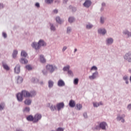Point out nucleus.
<instances>
[{"label": "nucleus", "instance_id": "1", "mask_svg": "<svg viewBox=\"0 0 131 131\" xmlns=\"http://www.w3.org/2000/svg\"><path fill=\"white\" fill-rule=\"evenodd\" d=\"M46 69L48 72H49V73L52 74L55 71L58 70V68L56 65L48 64L46 65Z\"/></svg>", "mask_w": 131, "mask_h": 131}, {"label": "nucleus", "instance_id": "2", "mask_svg": "<svg viewBox=\"0 0 131 131\" xmlns=\"http://www.w3.org/2000/svg\"><path fill=\"white\" fill-rule=\"evenodd\" d=\"M123 58L125 61L131 63V52H128L126 53V54H124Z\"/></svg>", "mask_w": 131, "mask_h": 131}, {"label": "nucleus", "instance_id": "3", "mask_svg": "<svg viewBox=\"0 0 131 131\" xmlns=\"http://www.w3.org/2000/svg\"><path fill=\"white\" fill-rule=\"evenodd\" d=\"M42 117V116H41V114H40L39 113L35 114L34 116V123H36L38 122L39 121L41 120Z\"/></svg>", "mask_w": 131, "mask_h": 131}, {"label": "nucleus", "instance_id": "4", "mask_svg": "<svg viewBox=\"0 0 131 131\" xmlns=\"http://www.w3.org/2000/svg\"><path fill=\"white\" fill-rule=\"evenodd\" d=\"M17 94L21 95L25 98H30V92L26 90H23L20 93H18Z\"/></svg>", "mask_w": 131, "mask_h": 131}, {"label": "nucleus", "instance_id": "5", "mask_svg": "<svg viewBox=\"0 0 131 131\" xmlns=\"http://www.w3.org/2000/svg\"><path fill=\"white\" fill-rule=\"evenodd\" d=\"M125 117V115L122 114V115H118L117 117V121H121V122L124 123L125 122L124 118Z\"/></svg>", "mask_w": 131, "mask_h": 131}, {"label": "nucleus", "instance_id": "6", "mask_svg": "<svg viewBox=\"0 0 131 131\" xmlns=\"http://www.w3.org/2000/svg\"><path fill=\"white\" fill-rule=\"evenodd\" d=\"M114 42V39H113L112 37H108L106 38V40H105L106 45L108 46H111L113 44Z\"/></svg>", "mask_w": 131, "mask_h": 131}, {"label": "nucleus", "instance_id": "7", "mask_svg": "<svg viewBox=\"0 0 131 131\" xmlns=\"http://www.w3.org/2000/svg\"><path fill=\"white\" fill-rule=\"evenodd\" d=\"M98 75H99V72L97 71H96L95 72L92 73V75L89 76V78L91 80H94L97 77Z\"/></svg>", "mask_w": 131, "mask_h": 131}, {"label": "nucleus", "instance_id": "8", "mask_svg": "<svg viewBox=\"0 0 131 131\" xmlns=\"http://www.w3.org/2000/svg\"><path fill=\"white\" fill-rule=\"evenodd\" d=\"M33 49H34L36 51L39 50L41 48V46L39 45L36 42H33L31 45Z\"/></svg>", "mask_w": 131, "mask_h": 131}, {"label": "nucleus", "instance_id": "9", "mask_svg": "<svg viewBox=\"0 0 131 131\" xmlns=\"http://www.w3.org/2000/svg\"><path fill=\"white\" fill-rule=\"evenodd\" d=\"M99 126L100 127V129H101L102 130H106V126H107V123L105 122H102L100 123Z\"/></svg>", "mask_w": 131, "mask_h": 131}, {"label": "nucleus", "instance_id": "10", "mask_svg": "<svg viewBox=\"0 0 131 131\" xmlns=\"http://www.w3.org/2000/svg\"><path fill=\"white\" fill-rule=\"evenodd\" d=\"M98 33L103 36L107 33V31L105 28H99L98 30Z\"/></svg>", "mask_w": 131, "mask_h": 131}, {"label": "nucleus", "instance_id": "11", "mask_svg": "<svg viewBox=\"0 0 131 131\" xmlns=\"http://www.w3.org/2000/svg\"><path fill=\"white\" fill-rule=\"evenodd\" d=\"M122 33H123V35L126 36L127 38L131 37V32H130L127 29H125L123 30Z\"/></svg>", "mask_w": 131, "mask_h": 131}, {"label": "nucleus", "instance_id": "12", "mask_svg": "<svg viewBox=\"0 0 131 131\" xmlns=\"http://www.w3.org/2000/svg\"><path fill=\"white\" fill-rule=\"evenodd\" d=\"M37 43H38V45H39L41 47H45L47 46V42H45V41L42 39H40L39 40H38Z\"/></svg>", "mask_w": 131, "mask_h": 131}, {"label": "nucleus", "instance_id": "13", "mask_svg": "<svg viewBox=\"0 0 131 131\" xmlns=\"http://www.w3.org/2000/svg\"><path fill=\"white\" fill-rule=\"evenodd\" d=\"M92 2L91 1V0H85L84 3L83 4V7L86 8H90Z\"/></svg>", "mask_w": 131, "mask_h": 131}, {"label": "nucleus", "instance_id": "14", "mask_svg": "<svg viewBox=\"0 0 131 131\" xmlns=\"http://www.w3.org/2000/svg\"><path fill=\"white\" fill-rule=\"evenodd\" d=\"M56 106L57 107V111H60V110L64 108L65 104L62 102L59 103H57Z\"/></svg>", "mask_w": 131, "mask_h": 131}, {"label": "nucleus", "instance_id": "15", "mask_svg": "<svg viewBox=\"0 0 131 131\" xmlns=\"http://www.w3.org/2000/svg\"><path fill=\"white\" fill-rule=\"evenodd\" d=\"M14 73L18 74L20 72V65L19 64H17L14 67Z\"/></svg>", "mask_w": 131, "mask_h": 131}, {"label": "nucleus", "instance_id": "16", "mask_svg": "<svg viewBox=\"0 0 131 131\" xmlns=\"http://www.w3.org/2000/svg\"><path fill=\"white\" fill-rule=\"evenodd\" d=\"M66 83L65 82L62 80V79H59L58 80V81H57V86L59 87H63L65 86Z\"/></svg>", "mask_w": 131, "mask_h": 131}, {"label": "nucleus", "instance_id": "17", "mask_svg": "<svg viewBox=\"0 0 131 131\" xmlns=\"http://www.w3.org/2000/svg\"><path fill=\"white\" fill-rule=\"evenodd\" d=\"M16 97L17 98V100L18 102H22L23 101L24 96L17 93V94H16Z\"/></svg>", "mask_w": 131, "mask_h": 131}, {"label": "nucleus", "instance_id": "18", "mask_svg": "<svg viewBox=\"0 0 131 131\" xmlns=\"http://www.w3.org/2000/svg\"><path fill=\"white\" fill-rule=\"evenodd\" d=\"M26 119L29 122H33V123H34V118L32 115L27 116Z\"/></svg>", "mask_w": 131, "mask_h": 131}, {"label": "nucleus", "instance_id": "19", "mask_svg": "<svg viewBox=\"0 0 131 131\" xmlns=\"http://www.w3.org/2000/svg\"><path fill=\"white\" fill-rule=\"evenodd\" d=\"M2 66L3 68V69L5 70H6L7 71H8L10 70V67H8V65L5 62H2Z\"/></svg>", "mask_w": 131, "mask_h": 131}, {"label": "nucleus", "instance_id": "20", "mask_svg": "<svg viewBox=\"0 0 131 131\" xmlns=\"http://www.w3.org/2000/svg\"><path fill=\"white\" fill-rule=\"evenodd\" d=\"M76 105V103H75V100H71L69 102V106L72 108L75 107Z\"/></svg>", "mask_w": 131, "mask_h": 131}, {"label": "nucleus", "instance_id": "21", "mask_svg": "<svg viewBox=\"0 0 131 131\" xmlns=\"http://www.w3.org/2000/svg\"><path fill=\"white\" fill-rule=\"evenodd\" d=\"M50 30H51V31L53 32H55L56 31V28L54 24L50 23Z\"/></svg>", "mask_w": 131, "mask_h": 131}, {"label": "nucleus", "instance_id": "22", "mask_svg": "<svg viewBox=\"0 0 131 131\" xmlns=\"http://www.w3.org/2000/svg\"><path fill=\"white\" fill-rule=\"evenodd\" d=\"M93 107H98L99 106L102 105L103 103H102V102H93Z\"/></svg>", "mask_w": 131, "mask_h": 131}, {"label": "nucleus", "instance_id": "23", "mask_svg": "<svg viewBox=\"0 0 131 131\" xmlns=\"http://www.w3.org/2000/svg\"><path fill=\"white\" fill-rule=\"evenodd\" d=\"M23 111L24 114H28L29 113H30V108L28 106H26L25 107H24Z\"/></svg>", "mask_w": 131, "mask_h": 131}, {"label": "nucleus", "instance_id": "24", "mask_svg": "<svg viewBox=\"0 0 131 131\" xmlns=\"http://www.w3.org/2000/svg\"><path fill=\"white\" fill-rule=\"evenodd\" d=\"M24 103H25V105L30 106L32 103V100L30 99H26L25 101H24Z\"/></svg>", "mask_w": 131, "mask_h": 131}, {"label": "nucleus", "instance_id": "25", "mask_svg": "<svg viewBox=\"0 0 131 131\" xmlns=\"http://www.w3.org/2000/svg\"><path fill=\"white\" fill-rule=\"evenodd\" d=\"M106 20V17L104 16H101L100 17V24H104L105 23V21Z\"/></svg>", "mask_w": 131, "mask_h": 131}, {"label": "nucleus", "instance_id": "26", "mask_svg": "<svg viewBox=\"0 0 131 131\" xmlns=\"http://www.w3.org/2000/svg\"><path fill=\"white\" fill-rule=\"evenodd\" d=\"M16 79H17V83L18 84H20L23 81V77H20V76H17L16 77Z\"/></svg>", "mask_w": 131, "mask_h": 131}, {"label": "nucleus", "instance_id": "27", "mask_svg": "<svg viewBox=\"0 0 131 131\" xmlns=\"http://www.w3.org/2000/svg\"><path fill=\"white\" fill-rule=\"evenodd\" d=\"M54 82L51 80H48V88L51 89L54 86Z\"/></svg>", "mask_w": 131, "mask_h": 131}, {"label": "nucleus", "instance_id": "28", "mask_svg": "<svg viewBox=\"0 0 131 131\" xmlns=\"http://www.w3.org/2000/svg\"><path fill=\"white\" fill-rule=\"evenodd\" d=\"M19 62H20V63L27 64L28 63V61L25 57H23L20 59V60H19Z\"/></svg>", "mask_w": 131, "mask_h": 131}, {"label": "nucleus", "instance_id": "29", "mask_svg": "<svg viewBox=\"0 0 131 131\" xmlns=\"http://www.w3.org/2000/svg\"><path fill=\"white\" fill-rule=\"evenodd\" d=\"M36 95V92L35 91H32L29 92V98H33Z\"/></svg>", "mask_w": 131, "mask_h": 131}, {"label": "nucleus", "instance_id": "30", "mask_svg": "<svg viewBox=\"0 0 131 131\" xmlns=\"http://www.w3.org/2000/svg\"><path fill=\"white\" fill-rule=\"evenodd\" d=\"M93 27L94 26L92 24L88 23V24L85 25V29L91 30L93 28Z\"/></svg>", "mask_w": 131, "mask_h": 131}, {"label": "nucleus", "instance_id": "31", "mask_svg": "<svg viewBox=\"0 0 131 131\" xmlns=\"http://www.w3.org/2000/svg\"><path fill=\"white\" fill-rule=\"evenodd\" d=\"M72 30H73V29L71 27L69 26L67 27V31H66L67 34L70 35V33H71Z\"/></svg>", "mask_w": 131, "mask_h": 131}, {"label": "nucleus", "instance_id": "32", "mask_svg": "<svg viewBox=\"0 0 131 131\" xmlns=\"http://www.w3.org/2000/svg\"><path fill=\"white\" fill-rule=\"evenodd\" d=\"M75 18L74 17L71 16L68 18V21L70 24H73L74 22H75Z\"/></svg>", "mask_w": 131, "mask_h": 131}, {"label": "nucleus", "instance_id": "33", "mask_svg": "<svg viewBox=\"0 0 131 131\" xmlns=\"http://www.w3.org/2000/svg\"><path fill=\"white\" fill-rule=\"evenodd\" d=\"M50 109L51 110L52 112H54L55 111L58 110V109L57 108V106L53 104H51V105L50 106Z\"/></svg>", "mask_w": 131, "mask_h": 131}, {"label": "nucleus", "instance_id": "34", "mask_svg": "<svg viewBox=\"0 0 131 131\" xmlns=\"http://www.w3.org/2000/svg\"><path fill=\"white\" fill-rule=\"evenodd\" d=\"M40 61L42 63H45L46 62V59L45 58V57H43V55H40Z\"/></svg>", "mask_w": 131, "mask_h": 131}, {"label": "nucleus", "instance_id": "35", "mask_svg": "<svg viewBox=\"0 0 131 131\" xmlns=\"http://www.w3.org/2000/svg\"><path fill=\"white\" fill-rule=\"evenodd\" d=\"M128 76L126 75H124V76H123V80H124V81H125V83L126 84H129V81H128Z\"/></svg>", "mask_w": 131, "mask_h": 131}, {"label": "nucleus", "instance_id": "36", "mask_svg": "<svg viewBox=\"0 0 131 131\" xmlns=\"http://www.w3.org/2000/svg\"><path fill=\"white\" fill-rule=\"evenodd\" d=\"M76 108L77 110L80 111L82 108V105L80 103L76 104Z\"/></svg>", "mask_w": 131, "mask_h": 131}, {"label": "nucleus", "instance_id": "37", "mask_svg": "<svg viewBox=\"0 0 131 131\" xmlns=\"http://www.w3.org/2000/svg\"><path fill=\"white\" fill-rule=\"evenodd\" d=\"M17 53H18L17 50H13V52L12 53V58H16Z\"/></svg>", "mask_w": 131, "mask_h": 131}, {"label": "nucleus", "instance_id": "38", "mask_svg": "<svg viewBox=\"0 0 131 131\" xmlns=\"http://www.w3.org/2000/svg\"><path fill=\"white\" fill-rule=\"evenodd\" d=\"M28 56V54L24 50L21 52V56L26 58Z\"/></svg>", "mask_w": 131, "mask_h": 131}, {"label": "nucleus", "instance_id": "39", "mask_svg": "<svg viewBox=\"0 0 131 131\" xmlns=\"http://www.w3.org/2000/svg\"><path fill=\"white\" fill-rule=\"evenodd\" d=\"M101 129L100 127L99 126V125H95L92 127L93 130H98Z\"/></svg>", "mask_w": 131, "mask_h": 131}, {"label": "nucleus", "instance_id": "40", "mask_svg": "<svg viewBox=\"0 0 131 131\" xmlns=\"http://www.w3.org/2000/svg\"><path fill=\"white\" fill-rule=\"evenodd\" d=\"M70 67L69 65H68L66 67H64V68H63L62 69V70L64 72H67V71H70Z\"/></svg>", "mask_w": 131, "mask_h": 131}, {"label": "nucleus", "instance_id": "41", "mask_svg": "<svg viewBox=\"0 0 131 131\" xmlns=\"http://www.w3.org/2000/svg\"><path fill=\"white\" fill-rule=\"evenodd\" d=\"M55 20H56V22L58 23L59 24H62V20L60 19V17L57 16L56 18H55Z\"/></svg>", "mask_w": 131, "mask_h": 131}, {"label": "nucleus", "instance_id": "42", "mask_svg": "<svg viewBox=\"0 0 131 131\" xmlns=\"http://www.w3.org/2000/svg\"><path fill=\"white\" fill-rule=\"evenodd\" d=\"M45 2L46 4L49 5L52 4L54 2V0H45Z\"/></svg>", "mask_w": 131, "mask_h": 131}, {"label": "nucleus", "instance_id": "43", "mask_svg": "<svg viewBox=\"0 0 131 131\" xmlns=\"http://www.w3.org/2000/svg\"><path fill=\"white\" fill-rule=\"evenodd\" d=\"M73 82H74V85H77V84H78L79 79L77 78L74 79Z\"/></svg>", "mask_w": 131, "mask_h": 131}, {"label": "nucleus", "instance_id": "44", "mask_svg": "<svg viewBox=\"0 0 131 131\" xmlns=\"http://www.w3.org/2000/svg\"><path fill=\"white\" fill-rule=\"evenodd\" d=\"M91 71H97L98 70V68L97 67H96L95 66H93L92 67H91V69H90Z\"/></svg>", "mask_w": 131, "mask_h": 131}, {"label": "nucleus", "instance_id": "45", "mask_svg": "<svg viewBox=\"0 0 131 131\" xmlns=\"http://www.w3.org/2000/svg\"><path fill=\"white\" fill-rule=\"evenodd\" d=\"M32 82H34V83H37L39 81V80H38L37 78L34 77V78H32Z\"/></svg>", "mask_w": 131, "mask_h": 131}, {"label": "nucleus", "instance_id": "46", "mask_svg": "<svg viewBox=\"0 0 131 131\" xmlns=\"http://www.w3.org/2000/svg\"><path fill=\"white\" fill-rule=\"evenodd\" d=\"M2 37L4 39L7 38V34H6V33L4 32H2Z\"/></svg>", "mask_w": 131, "mask_h": 131}, {"label": "nucleus", "instance_id": "47", "mask_svg": "<svg viewBox=\"0 0 131 131\" xmlns=\"http://www.w3.org/2000/svg\"><path fill=\"white\" fill-rule=\"evenodd\" d=\"M68 74H69V76H70L71 77H73L74 76L73 71H72L71 70H69L68 71Z\"/></svg>", "mask_w": 131, "mask_h": 131}, {"label": "nucleus", "instance_id": "48", "mask_svg": "<svg viewBox=\"0 0 131 131\" xmlns=\"http://www.w3.org/2000/svg\"><path fill=\"white\" fill-rule=\"evenodd\" d=\"M5 107V103L2 102L1 103V110H3Z\"/></svg>", "mask_w": 131, "mask_h": 131}, {"label": "nucleus", "instance_id": "49", "mask_svg": "<svg viewBox=\"0 0 131 131\" xmlns=\"http://www.w3.org/2000/svg\"><path fill=\"white\" fill-rule=\"evenodd\" d=\"M26 69L28 70H32V68L30 65H27V66H26Z\"/></svg>", "mask_w": 131, "mask_h": 131}, {"label": "nucleus", "instance_id": "50", "mask_svg": "<svg viewBox=\"0 0 131 131\" xmlns=\"http://www.w3.org/2000/svg\"><path fill=\"white\" fill-rule=\"evenodd\" d=\"M83 117H84L85 119L88 118V113H83Z\"/></svg>", "mask_w": 131, "mask_h": 131}, {"label": "nucleus", "instance_id": "51", "mask_svg": "<svg viewBox=\"0 0 131 131\" xmlns=\"http://www.w3.org/2000/svg\"><path fill=\"white\" fill-rule=\"evenodd\" d=\"M48 71H46L45 70H43L42 71V73H43V75H47L48 74Z\"/></svg>", "mask_w": 131, "mask_h": 131}, {"label": "nucleus", "instance_id": "52", "mask_svg": "<svg viewBox=\"0 0 131 131\" xmlns=\"http://www.w3.org/2000/svg\"><path fill=\"white\" fill-rule=\"evenodd\" d=\"M35 6L36 7V8H40V4L39 3H36V4H35Z\"/></svg>", "mask_w": 131, "mask_h": 131}, {"label": "nucleus", "instance_id": "53", "mask_svg": "<svg viewBox=\"0 0 131 131\" xmlns=\"http://www.w3.org/2000/svg\"><path fill=\"white\" fill-rule=\"evenodd\" d=\"M66 50H67V46H64V47H63V48L62 49V51L63 52H64L66 51Z\"/></svg>", "mask_w": 131, "mask_h": 131}, {"label": "nucleus", "instance_id": "54", "mask_svg": "<svg viewBox=\"0 0 131 131\" xmlns=\"http://www.w3.org/2000/svg\"><path fill=\"white\" fill-rule=\"evenodd\" d=\"M64 129L61 127L57 128L56 131H63Z\"/></svg>", "mask_w": 131, "mask_h": 131}, {"label": "nucleus", "instance_id": "55", "mask_svg": "<svg viewBox=\"0 0 131 131\" xmlns=\"http://www.w3.org/2000/svg\"><path fill=\"white\" fill-rule=\"evenodd\" d=\"M15 131H25L24 130H23L22 128H16Z\"/></svg>", "mask_w": 131, "mask_h": 131}, {"label": "nucleus", "instance_id": "56", "mask_svg": "<svg viewBox=\"0 0 131 131\" xmlns=\"http://www.w3.org/2000/svg\"><path fill=\"white\" fill-rule=\"evenodd\" d=\"M127 108L129 111L131 110V104H128V106H127Z\"/></svg>", "mask_w": 131, "mask_h": 131}, {"label": "nucleus", "instance_id": "57", "mask_svg": "<svg viewBox=\"0 0 131 131\" xmlns=\"http://www.w3.org/2000/svg\"><path fill=\"white\" fill-rule=\"evenodd\" d=\"M53 12L54 13V14L58 13V10L57 9H54L53 10Z\"/></svg>", "mask_w": 131, "mask_h": 131}, {"label": "nucleus", "instance_id": "58", "mask_svg": "<svg viewBox=\"0 0 131 131\" xmlns=\"http://www.w3.org/2000/svg\"><path fill=\"white\" fill-rule=\"evenodd\" d=\"M68 2V0H63V4H67Z\"/></svg>", "mask_w": 131, "mask_h": 131}, {"label": "nucleus", "instance_id": "59", "mask_svg": "<svg viewBox=\"0 0 131 131\" xmlns=\"http://www.w3.org/2000/svg\"><path fill=\"white\" fill-rule=\"evenodd\" d=\"M77 10L76 8H72V11L76 12Z\"/></svg>", "mask_w": 131, "mask_h": 131}, {"label": "nucleus", "instance_id": "60", "mask_svg": "<svg viewBox=\"0 0 131 131\" xmlns=\"http://www.w3.org/2000/svg\"><path fill=\"white\" fill-rule=\"evenodd\" d=\"M101 6L102 7H104L105 6V3H102V4H101Z\"/></svg>", "mask_w": 131, "mask_h": 131}, {"label": "nucleus", "instance_id": "61", "mask_svg": "<svg viewBox=\"0 0 131 131\" xmlns=\"http://www.w3.org/2000/svg\"><path fill=\"white\" fill-rule=\"evenodd\" d=\"M77 51V48H75L74 49V53L75 54Z\"/></svg>", "mask_w": 131, "mask_h": 131}, {"label": "nucleus", "instance_id": "62", "mask_svg": "<svg viewBox=\"0 0 131 131\" xmlns=\"http://www.w3.org/2000/svg\"><path fill=\"white\" fill-rule=\"evenodd\" d=\"M55 3H56L57 4H59V3H60V1L59 0H56V1H55Z\"/></svg>", "mask_w": 131, "mask_h": 131}, {"label": "nucleus", "instance_id": "63", "mask_svg": "<svg viewBox=\"0 0 131 131\" xmlns=\"http://www.w3.org/2000/svg\"><path fill=\"white\" fill-rule=\"evenodd\" d=\"M4 4H1V8H4Z\"/></svg>", "mask_w": 131, "mask_h": 131}, {"label": "nucleus", "instance_id": "64", "mask_svg": "<svg viewBox=\"0 0 131 131\" xmlns=\"http://www.w3.org/2000/svg\"><path fill=\"white\" fill-rule=\"evenodd\" d=\"M103 10H104V8H103V7H102L101 8H100V11H101V12H102L103 11Z\"/></svg>", "mask_w": 131, "mask_h": 131}]
</instances>
